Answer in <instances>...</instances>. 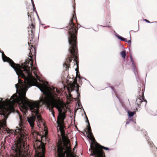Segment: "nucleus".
<instances>
[{"mask_svg": "<svg viewBox=\"0 0 157 157\" xmlns=\"http://www.w3.org/2000/svg\"><path fill=\"white\" fill-rule=\"evenodd\" d=\"M109 26H106V27H109Z\"/></svg>", "mask_w": 157, "mask_h": 157, "instance_id": "nucleus-30", "label": "nucleus"}, {"mask_svg": "<svg viewBox=\"0 0 157 157\" xmlns=\"http://www.w3.org/2000/svg\"><path fill=\"white\" fill-rule=\"evenodd\" d=\"M57 123L58 124V121ZM62 124L63 127L62 130V133L61 132V130L59 129L60 126L59 124L58 126V127H59L58 129L60 130L63 143V147L61 144H58L57 148L58 156V157H73V155L71 152V144L69 140L65 136L64 131V126L63 123Z\"/></svg>", "mask_w": 157, "mask_h": 157, "instance_id": "nucleus-5", "label": "nucleus"}, {"mask_svg": "<svg viewBox=\"0 0 157 157\" xmlns=\"http://www.w3.org/2000/svg\"><path fill=\"white\" fill-rule=\"evenodd\" d=\"M33 10L34 11H35L36 13H37V11L36 10L35 8H33Z\"/></svg>", "mask_w": 157, "mask_h": 157, "instance_id": "nucleus-23", "label": "nucleus"}, {"mask_svg": "<svg viewBox=\"0 0 157 157\" xmlns=\"http://www.w3.org/2000/svg\"><path fill=\"white\" fill-rule=\"evenodd\" d=\"M29 57H30V58L32 57V56L30 55L29 56Z\"/></svg>", "mask_w": 157, "mask_h": 157, "instance_id": "nucleus-27", "label": "nucleus"}, {"mask_svg": "<svg viewBox=\"0 0 157 157\" xmlns=\"http://www.w3.org/2000/svg\"><path fill=\"white\" fill-rule=\"evenodd\" d=\"M87 134H88L87 137H88L89 139L91 140L95 144L96 143L95 142V139L93 135L92 132H88L87 133Z\"/></svg>", "mask_w": 157, "mask_h": 157, "instance_id": "nucleus-12", "label": "nucleus"}, {"mask_svg": "<svg viewBox=\"0 0 157 157\" xmlns=\"http://www.w3.org/2000/svg\"><path fill=\"white\" fill-rule=\"evenodd\" d=\"M32 75V73L24 80V82L19 80L18 83L15 84L17 92L13 95L10 100L6 99L5 102L0 101V115L5 116L7 112L13 111V105L15 103H17L22 109L27 110L29 108L31 112L35 114L36 116H35L32 114L30 117L27 118L28 121L32 128L34 127L36 117L39 122H42V118L39 113V103L36 101L30 102L25 97L28 88L32 86H35L40 89L45 97L41 98L39 102L48 106V109L52 112L53 117H54V113L52 109L55 107L58 109L59 112L58 124L60 126L59 129L61 132L62 133L63 127L62 124L65 119L67 108L65 104L58 98L56 92L59 93V91H58L57 88L53 87L43 86L38 83L37 79Z\"/></svg>", "mask_w": 157, "mask_h": 157, "instance_id": "nucleus-1", "label": "nucleus"}, {"mask_svg": "<svg viewBox=\"0 0 157 157\" xmlns=\"http://www.w3.org/2000/svg\"><path fill=\"white\" fill-rule=\"evenodd\" d=\"M32 3L34 2L33 0H31Z\"/></svg>", "mask_w": 157, "mask_h": 157, "instance_id": "nucleus-25", "label": "nucleus"}, {"mask_svg": "<svg viewBox=\"0 0 157 157\" xmlns=\"http://www.w3.org/2000/svg\"><path fill=\"white\" fill-rule=\"evenodd\" d=\"M6 126V121L5 119L0 121V133L1 132L2 128Z\"/></svg>", "mask_w": 157, "mask_h": 157, "instance_id": "nucleus-10", "label": "nucleus"}, {"mask_svg": "<svg viewBox=\"0 0 157 157\" xmlns=\"http://www.w3.org/2000/svg\"><path fill=\"white\" fill-rule=\"evenodd\" d=\"M32 70L33 71V73H34V75L36 76V78L39 80V81L40 82V79H39V77L37 75L36 72V69L34 67H33Z\"/></svg>", "mask_w": 157, "mask_h": 157, "instance_id": "nucleus-17", "label": "nucleus"}, {"mask_svg": "<svg viewBox=\"0 0 157 157\" xmlns=\"http://www.w3.org/2000/svg\"><path fill=\"white\" fill-rule=\"evenodd\" d=\"M19 119L21 123L19 124V126L16 127V129L13 130L15 134L18 133L20 136L17 140V142L15 143L13 147V150H15V152L19 153L25 152L23 149H25V141L27 140V137L26 134V128L22 124L23 119L22 117L18 113Z\"/></svg>", "mask_w": 157, "mask_h": 157, "instance_id": "nucleus-4", "label": "nucleus"}, {"mask_svg": "<svg viewBox=\"0 0 157 157\" xmlns=\"http://www.w3.org/2000/svg\"><path fill=\"white\" fill-rule=\"evenodd\" d=\"M73 18H74V15H73Z\"/></svg>", "mask_w": 157, "mask_h": 157, "instance_id": "nucleus-29", "label": "nucleus"}, {"mask_svg": "<svg viewBox=\"0 0 157 157\" xmlns=\"http://www.w3.org/2000/svg\"><path fill=\"white\" fill-rule=\"evenodd\" d=\"M129 35H130V39L129 40H128V41H127L126 40V41H125L126 42H127L128 43H130V44H131V37H130V33H129Z\"/></svg>", "mask_w": 157, "mask_h": 157, "instance_id": "nucleus-20", "label": "nucleus"}, {"mask_svg": "<svg viewBox=\"0 0 157 157\" xmlns=\"http://www.w3.org/2000/svg\"><path fill=\"white\" fill-rule=\"evenodd\" d=\"M95 147H93L92 146V145L91 144L90 145V147L91 148V149H92L93 151V154L94 155V148H96V147H97L98 148H99V149H101L103 154L104 155V156H105V154H104L103 152V150H102V148H103L104 149H105V150H108L109 149V148L108 147H105L101 146V145H100L98 144L97 142H96V143H95Z\"/></svg>", "mask_w": 157, "mask_h": 157, "instance_id": "nucleus-9", "label": "nucleus"}, {"mask_svg": "<svg viewBox=\"0 0 157 157\" xmlns=\"http://www.w3.org/2000/svg\"><path fill=\"white\" fill-rule=\"evenodd\" d=\"M116 36L121 41H126V39L124 38H123L122 36H119L118 34H116Z\"/></svg>", "mask_w": 157, "mask_h": 157, "instance_id": "nucleus-16", "label": "nucleus"}, {"mask_svg": "<svg viewBox=\"0 0 157 157\" xmlns=\"http://www.w3.org/2000/svg\"><path fill=\"white\" fill-rule=\"evenodd\" d=\"M35 149V157H44V144L40 141H36L34 143Z\"/></svg>", "mask_w": 157, "mask_h": 157, "instance_id": "nucleus-6", "label": "nucleus"}, {"mask_svg": "<svg viewBox=\"0 0 157 157\" xmlns=\"http://www.w3.org/2000/svg\"><path fill=\"white\" fill-rule=\"evenodd\" d=\"M120 54L122 56V57L124 59L126 55L125 51L123 50L121 52Z\"/></svg>", "mask_w": 157, "mask_h": 157, "instance_id": "nucleus-18", "label": "nucleus"}, {"mask_svg": "<svg viewBox=\"0 0 157 157\" xmlns=\"http://www.w3.org/2000/svg\"><path fill=\"white\" fill-rule=\"evenodd\" d=\"M71 24L69 26V37L68 38V42L69 45H71L69 49L70 52L72 55L70 57L69 56L66 59V61L63 65V67L66 69L69 68L70 66V63L72 61V58L73 59L74 65L77 64V63L76 59L77 58V49L76 47V40L78 29L76 28L75 24L71 21Z\"/></svg>", "mask_w": 157, "mask_h": 157, "instance_id": "nucleus-2", "label": "nucleus"}, {"mask_svg": "<svg viewBox=\"0 0 157 157\" xmlns=\"http://www.w3.org/2000/svg\"><path fill=\"white\" fill-rule=\"evenodd\" d=\"M77 84L75 82H73L72 83L71 82V83L68 85L67 88L69 92L75 90V92L77 93L78 96L79 97L80 96V94L78 93V89L77 88Z\"/></svg>", "mask_w": 157, "mask_h": 157, "instance_id": "nucleus-7", "label": "nucleus"}, {"mask_svg": "<svg viewBox=\"0 0 157 157\" xmlns=\"http://www.w3.org/2000/svg\"><path fill=\"white\" fill-rule=\"evenodd\" d=\"M129 122H127L126 123V124H129Z\"/></svg>", "mask_w": 157, "mask_h": 157, "instance_id": "nucleus-24", "label": "nucleus"}, {"mask_svg": "<svg viewBox=\"0 0 157 157\" xmlns=\"http://www.w3.org/2000/svg\"><path fill=\"white\" fill-rule=\"evenodd\" d=\"M80 104L79 103L78 104V105L79 107H80Z\"/></svg>", "mask_w": 157, "mask_h": 157, "instance_id": "nucleus-26", "label": "nucleus"}, {"mask_svg": "<svg viewBox=\"0 0 157 157\" xmlns=\"http://www.w3.org/2000/svg\"><path fill=\"white\" fill-rule=\"evenodd\" d=\"M34 25L33 24H32L31 25L28 27V31L29 34H31V35L33 33V29H34Z\"/></svg>", "mask_w": 157, "mask_h": 157, "instance_id": "nucleus-13", "label": "nucleus"}, {"mask_svg": "<svg viewBox=\"0 0 157 157\" xmlns=\"http://www.w3.org/2000/svg\"><path fill=\"white\" fill-rule=\"evenodd\" d=\"M144 21H146L147 23H150V22L147 19H144Z\"/></svg>", "mask_w": 157, "mask_h": 157, "instance_id": "nucleus-21", "label": "nucleus"}, {"mask_svg": "<svg viewBox=\"0 0 157 157\" xmlns=\"http://www.w3.org/2000/svg\"><path fill=\"white\" fill-rule=\"evenodd\" d=\"M130 59H131V62L132 63V65H133V67H134V66H135V64H134V62H133V59H132V56H130Z\"/></svg>", "mask_w": 157, "mask_h": 157, "instance_id": "nucleus-19", "label": "nucleus"}, {"mask_svg": "<svg viewBox=\"0 0 157 157\" xmlns=\"http://www.w3.org/2000/svg\"><path fill=\"white\" fill-rule=\"evenodd\" d=\"M86 119L87 120L88 124L89 125V126H88V128H87V133L88 132H91V128L90 126V123L88 121L87 118L86 116Z\"/></svg>", "mask_w": 157, "mask_h": 157, "instance_id": "nucleus-15", "label": "nucleus"}, {"mask_svg": "<svg viewBox=\"0 0 157 157\" xmlns=\"http://www.w3.org/2000/svg\"><path fill=\"white\" fill-rule=\"evenodd\" d=\"M130 120H131V121H132V120H131V119H130V120H129V121H130Z\"/></svg>", "mask_w": 157, "mask_h": 157, "instance_id": "nucleus-31", "label": "nucleus"}, {"mask_svg": "<svg viewBox=\"0 0 157 157\" xmlns=\"http://www.w3.org/2000/svg\"><path fill=\"white\" fill-rule=\"evenodd\" d=\"M144 102L145 105H146L147 103L146 101H143V100L140 98H136V103L137 106H139V103L142 102Z\"/></svg>", "mask_w": 157, "mask_h": 157, "instance_id": "nucleus-11", "label": "nucleus"}, {"mask_svg": "<svg viewBox=\"0 0 157 157\" xmlns=\"http://www.w3.org/2000/svg\"><path fill=\"white\" fill-rule=\"evenodd\" d=\"M127 113L128 115V119L129 117H132L134 114L135 113V112H131L129 110L127 111Z\"/></svg>", "mask_w": 157, "mask_h": 157, "instance_id": "nucleus-14", "label": "nucleus"}, {"mask_svg": "<svg viewBox=\"0 0 157 157\" xmlns=\"http://www.w3.org/2000/svg\"><path fill=\"white\" fill-rule=\"evenodd\" d=\"M29 51H30V52H31V51L30 50H29ZM32 54H31V55Z\"/></svg>", "mask_w": 157, "mask_h": 157, "instance_id": "nucleus-28", "label": "nucleus"}, {"mask_svg": "<svg viewBox=\"0 0 157 157\" xmlns=\"http://www.w3.org/2000/svg\"><path fill=\"white\" fill-rule=\"evenodd\" d=\"M33 8H35L34 2L32 3Z\"/></svg>", "mask_w": 157, "mask_h": 157, "instance_id": "nucleus-22", "label": "nucleus"}, {"mask_svg": "<svg viewBox=\"0 0 157 157\" xmlns=\"http://www.w3.org/2000/svg\"><path fill=\"white\" fill-rule=\"evenodd\" d=\"M94 155L95 157H105L101 149H100L97 147L94 148Z\"/></svg>", "mask_w": 157, "mask_h": 157, "instance_id": "nucleus-8", "label": "nucleus"}, {"mask_svg": "<svg viewBox=\"0 0 157 157\" xmlns=\"http://www.w3.org/2000/svg\"><path fill=\"white\" fill-rule=\"evenodd\" d=\"M0 53H2V58L3 61L9 63L18 76H20L25 80L32 73L31 68L33 66V61L31 59H28L24 63H21V64H16L3 53L0 51Z\"/></svg>", "mask_w": 157, "mask_h": 157, "instance_id": "nucleus-3", "label": "nucleus"}]
</instances>
